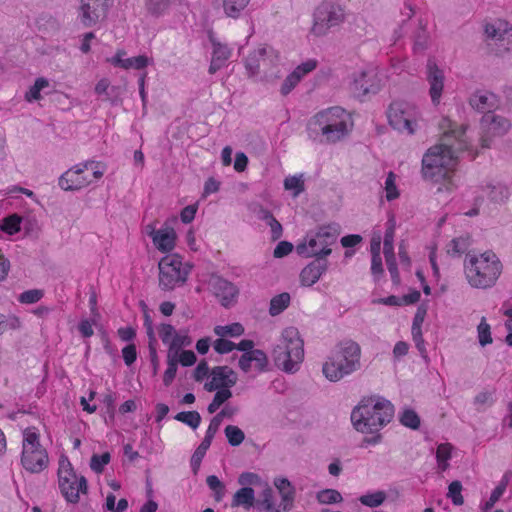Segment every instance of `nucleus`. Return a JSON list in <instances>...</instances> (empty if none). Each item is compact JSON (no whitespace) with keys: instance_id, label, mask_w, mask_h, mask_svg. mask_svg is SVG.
<instances>
[{"instance_id":"59","label":"nucleus","mask_w":512,"mask_h":512,"mask_svg":"<svg viewBox=\"0 0 512 512\" xmlns=\"http://www.w3.org/2000/svg\"><path fill=\"white\" fill-rule=\"evenodd\" d=\"M413 341L415 342L416 348L423 359L427 360L428 355L425 348V342L422 336V330H411Z\"/></svg>"},{"instance_id":"21","label":"nucleus","mask_w":512,"mask_h":512,"mask_svg":"<svg viewBox=\"0 0 512 512\" xmlns=\"http://www.w3.org/2000/svg\"><path fill=\"white\" fill-rule=\"evenodd\" d=\"M148 234L152 238L153 244L161 252H170L175 247L176 232L172 227H165L155 230L152 226H147Z\"/></svg>"},{"instance_id":"43","label":"nucleus","mask_w":512,"mask_h":512,"mask_svg":"<svg viewBox=\"0 0 512 512\" xmlns=\"http://www.w3.org/2000/svg\"><path fill=\"white\" fill-rule=\"evenodd\" d=\"M21 223L22 218L17 214H13L2 220L1 229L9 235H14L20 231Z\"/></svg>"},{"instance_id":"49","label":"nucleus","mask_w":512,"mask_h":512,"mask_svg":"<svg viewBox=\"0 0 512 512\" xmlns=\"http://www.w3.org/2000/svg\"><path fill=\"white\" fill-rule=\"evenodd\" d=\"M477 333L479 344L482 347L492 343L493 339L491 336V328L490 325L486 322L485 317H482L481 322L477 327Z\"/></svg>"},{"instance_id":"57","label":"nucleus","mask_w":512,"mask_h":512,"mask_svg":"<svg viewBox=\"0 0 512 512\" xmlns=\"http://www.w3.org/2000/svg\"><path fill=\"white\" fill-rule=\"evenodd\" d=\"M176 334V330L174 326L167 323H162L159 326V336L164 344H169Z\"/></svg>"},{"instance_id":"5","label":"nucleus","mask_w":512,"mask_h":512,"mask_svg":"<svg viewBox=\"0 0 512 512\" xmlns=\"http://www.w3.org/2000/svg\"><path fill=\"white\" fill-rule=\"evenodd\" d=\"M303 346L304 342L296 328L288 327L284 329L279 343L272 351L275 365L285 372H296L304 358Z\"/></svg>"},{"instance_id":"64","label":"nucleus","mask_w":512,"mask_h":512,"mask_svg":"<svg viewBox=\"0 0 512 512\" xmlns=\"http://www.w3.org/2000/svg\"><path fill=\"white\" fill-rule=\"evenodd\" d=\"M221 423H222V421L219 420L216 416H214L209 423V426L206 430L205 437L203 439L212 443L213 438L215 437L216 433L218 432Z\"/></svg>"},{"instance_id":"61","label":"nucleus","mask_w":512,"mask_h":512,"mask_svg":"<svg viewBox=\"0 0 512 512\" xmlns=\"http://www.w3.org/2000/svg\"><path fill=\"white\" fill-rule=\"evenodd\" d=\"M505 33H507L506 29L502 30L500 27H496L495 24L488 23L485 25V34L492 40H503Z\"/></svg>"},{"instance_id":"62","label":"nucleus","mask_w":512,"mask_h":512,"mask_svg":"<svg viewBox=\"0 0 512 512\" xmlns=\"http://www.w3.org/2000/svg\"><path fill=\"white\" fill-rule=\"evenodd\" d=\"M293 250V244L288 241H281L277 244L273 251V256L275 258H282L287 256Z\"/></svg>"},{"instance_id":"41","label":"nucleus","mask_w":512,"mask_h":512,"mask_svg":"<svg viewBox=\"0 0 512 512\" xmlns=\"http://www.w3.org/2000/svg\"><path fill=\"white\" fill-rule=\"evenodd\" d=\"M463 486L459 480L452 481L448 486L447 498L451 499L453 505L461 506L464 503L462 495Z\"/></svg>"},{"instance_id":"2","label":"nucleus","mask_w":512,"mask_h":512,"mask_svg":"<svg viewBox=\"0 0 512 512\" xmlns=\"http://www.w3.org/2000/svg\"><path fill=\"white\" fill-rule=\"evenodd\" d=\"M393 404L382 396L363 397L351 412V422L360 433H377L392 421Z\"/></svg>"},{"instance_id":"1","label":"nucleus","mask_w":512,"mask_h":512,"mask_svg":"<svg viewBox=\"0 0 512 512\" xmlns=\"http://www.w3.org/2000/svg\"><path fill=\"white\" fill-rule=\"evenodd\" d=\"M466 126L450 128L442 143L431 147L422 159V173L425 179L435 183L450 178L457 164V153L467 148Z\"/></svg>"},{"instance_id":"37","label":"nucleus","mask_w":512,"mask_h":512,"mask_svg":"<svg viewBox=\"0 0 512 512\" xmlns=\"http://www.w3.org/2000/svg\"><path fill=\"white\" fill-rule=\"evenodd\" d=\"M175 420L180 421L192 429L199 427L201 423V415L197 411H182L175 415Z\"/></svg>"},{"instance_id":"13","label":"nucleus","mask_w":512,"mask_h":512,"mask_svg":"<svg viewBox=\"0 0 512 512\" xmlns=\"http://www.w3.org/2000/svg\"><path fill=\"white\" fill-rule=\"evenodd\" d=\"M481 146L490 148L492 139L505 135L511 128L510 121L500 115H496L491 111L486 112L481 118Z\"/></svg>"},{"instance_id":"31","label":"nucleus","mask_w":512,"mask_h":512,"mask_svg":"<svg viewBox=\"0 0 512 512\" xmlns=\"http://www.w3.org/2000/svg\"><path fill=\"white\" fill-rule=\"evenodd\" d=\"M191 343H192V340L189 337V335L187 334V332H185V333H183L182 331H180L179 333L176 332V334L174 335V337L172 338V340L170 342L168 353H171L178 357V353L180 352V350L183 347L191 345Z\"/></svg>"},{"instance_id":"35","label":"nucleus","mask_w":512,"mask_h":512,"mask_svg":"<svg viewBox=\"0 0 512 512\" xmlns=\"http://www.w3.org/2000/svg\"><path fill=\"white\" fill-rule=\"evenodd\" d=\"M172 1L173 0H147L145 6L150 15L159 17L168 10Z\"/></svg>"},{"instance_id":"32","label":"nucleus","mask_w":512,"mask_h":512,"mask_svg":"<svg viewBox=\"0 0 512 512\" xmlns=\"http://www.w3.org/2000/svg\"><path fill=\"white\" fill-rule=\"evenodd\" d=\"M210 446H211V442L203 439L202 442L200 443V445L196 448V450L192 454L191 459H190V464H191V468H192L194 475H196L198 473V471L200 469L201 462Z\"/></svg>"},{"instance_id":"3","label":"nucleus","mask_w":512,"mask_h":512,"mask_svg":"<svg viewBox=\"0 0 512 512\" xmlns=\"http://www.w3.org/2000/svg\"><path fill=\"white\" fill-rule=\"evenodd\" d=\"M463 267L467 282L476 289L495 286L503 270L500 259L491 250L480 254L467 253Z\"/></svg>"},{"instance_id":"47","label":"nucleus","mask_w":512,"mask_h":512,"mask_svg":"<svg viewBox=\"0 0 512 512\" xmlns=\"http://www.w3.org/2000/svg\"><path fill=\"white\" fill-rule=\"evenodd\" d=\"M231 397L232 392L229 389L218 390L214 395L212 402L207 407L208 412L210 414L216 412L218 408Z\"/></svg>"},{"instance_id":"9","label":"nucleus","mask_w":512,"mask_h":512,"mask_svg":"<svg viewBox=\"0 0 512 512\" xmlns=\"http://www.w3.org/2000/svg\"><path fill=\"white\" fill-rule=\"evenodd\" d=\"M59 488L64 498L73 504L79 502V494L86 493L88 486L84 476H77L67 457L62 456L59 460L58 469Z\"/></svg>"},{"instance_id":"23","label":"nucleus","mask_w":512,"mask_h":512,"mask_svg":"<svg viewBox=\"0 0 512 512\" xmlns=\"http://www.w3.org/2000/svg\"><path fill=\"white\" fill-rule=\"evenodd\" d=\"M210 41L213 50L208 71L210 74H214L226 65L227 60L231 56V50L228 48L227 45L220 43L213 37H210Z\"/></svg>"},{"instance_id":"17","label":"nucleus","mask_w":512,"mask_h":512,"mask_svg":"<svg viewBox=\"0 0 512 512\" xmlns=\"http://www.w3.org/2000/svg\"><path fill=\"white\" fill-rule=\"evenodd\" d=\"M278 54L272 47H261L250 53L245 60V68L250 77L259 74L261 64H273Z\"/></svg>"},{"instance_id":"54","label":"nucleus","mask_w":512,"mask_h":512,"mask_svg":"<svg viewBox=\"0 0 512 512\" xmlns=\"http://www.w3.org/2000/svg\"><path fill=\"white\" fill-rule=\"evenodd\" d=\"M396 176L393 172H389L385 181L386 199L392 201L399 197V192L395 184Z\"/></svg>"},{"instance_id":"53","label":"nucleus","mask_w":512,"mask_h":512,"mask_svg":"<svg viewBox=\"0 0 512 512\" xmlns=\"http://www.w3.org/2000/svg\"><path fill=\"white\" fill-rule=\"evenodd\" d=\"M301 81V78L294 71L291 72L283 81L280 92L283 96H287Z\"/></svg>"},{"instance_id":"63","label":"nucleus","mask_w":512,"mask_h":512,"mask_svg":"<svg viewBox=\"0 0 512 512\" xmlns=\"http://www.w3.org/2000/svg\"><path fill=\"white\" fill-rule=\"evenodd\" d=\"M122 356L127 366L133 364L137 359V350L134 344H129L122 349Z\"/></svg>"},{"instance_id":"28","label":"nucleus","mask_w":512,"mask_h":512,"mask_svg":"<svg viewBox=\"0 0 512 512\" xmlns=\"http://www.w3.org/2000/svg\"><path fill=\"white\" fill-rule=\"evenodd\" d=\"M470 244L471 242L469 236L453 238L447 245V254L451 257H459L464 253L467 254Z\"/></svg>"},{"instance_id":"27","label":"nucleus","mask_w":512,"mask_h":512,"mask_svg":"<svg viewBox=\"0 0 512 512\" xmlns=\"http://www.w3.org/2000/svg\"><path fill=\"white\" fill-rule=\"evenodd\" d=\"M255 500V492L251 487H242L236 491L232 499V507L244 506L250 508Z\"/></svg>"},{"instance_id":"44","label":"nucleus","mask_w":512,"mask_h":512,"mask_svg":"<svg viewBox=\"0 0 512 512\" xmlns=\"http://www.w3.org/2000/svg\"><path fill=\"white\" fill-rule=\"evenodd\" d=\"M49 86V82L46 78L39 77L35 80L33 86L25 93V99L28 102L39 100L41 98L40 91Z\"/></svg>"},{"instance_id":"39","label":"nucleus","mask_w":512,"mask_h":512,"mask_svg":"<svg viewBox=\"0 0 512 512\" xmlns=\"http://www.w3.org/2000/svg\"><path fill=\"white\" fill-rule=\"evenodd\" d=\"M244 331V327L240 323H232L225 326L218 325L214 328V333L220 337H238L241 336L244 333Z\"/></svg>"},{"instance_id":"42","label":"nucleus","mask_w":512,"mask_h":512,"mask_svg":"<svg viewBox=\"0 0 512 512\" xmlns=\"http://www.w3.org/2000/svg\"><path fill=\"white\" fill-rule=\"evenodd\" d=\"M229 445L233 447L239 446L245 439L244 432L235 425H228L224 430Z\"/></svg>"},{"instance_id":"8","label":"nucleus","mask_w":512,"mask_h":512,"mask_svg":"<svg viewBox=\"0 0 512 512\" xmlns=\"http://www.w3.org/2000/svg\"><path fill=\"white\" fill-rule=\"evenodd\" d=\"M192 267L190 263L183 265L179 254H168L162 257L158 263L160 289L171 291L176 286L184 285Z\"/></svg>"},{"instance_id":"26","label":"nucleus","mask_w":512,"mask_h":512,"mask_svg":"<svg viewBox=\"0 0 512 512\" xmlns=\"http://www.w3.org/2000/svg\"><path fill=\"white\" fill-rule=\"evenodd\" d=\"M214 380L221 383L222 389H229L237 383L236 372L228 366H216L211 370Z\"/></svg>"},{"instance_id":"34","label":"nucleus","mask_w":512,"mask_h":512,"mask_svg":"<svg viewBox=\"0 0 512 512\" xmlns=\"http://www.w3.org/2000/svg\"><path fill=\"white\" fill-rule=\"evenodd\" d=\"M316 499L320 504H336L343 501L341 493L335 489H323L317 492Z\"/></svg>"},{"instance_id":"55","label":"nucleus","mask_w":512,"mask_h":512,"mask_svg":"<svg viewBox=\"0 0 512 512\" xmlns=\"http://www.w3.org/2000/svg\"><path fill=\"white\" fill-rule=\"evenodd\" d=\"M251 358L259 372H264L267 370L268 358L263 350L255 349L252 351Z\"/></svg>"},{"instance_id":"16","label":"nucleus","mask_w":512,"mask_h":512,"mask_svg":"<svg viewBox=\"0 0 512 512\" xmlns=\"http://www.w3.org/2000/svg\"><path fill=\"white\" fill-rule=\"evenodd\" d=\"M426 80L429 83V95L432 103L437 105L444 89L445 76L443 70L439 68L433 58L427 60Z\"/></svg>"},{"instance_id":"24","label":"nucleus","mask_w":512,"mask_h":512,"mask_svg":"<svg viewBox=\"0 0 512 512\" xmlns=\"http://www.w3.org/2000/svg\"><path fill=\"white\" fill-rule=\"evenodd\" d=\"M125 54L124 50H118L115 56L109 59V62L123 69L134 68L137 70L143 69L149 64V58L145 55L123 59Z\"/></svg>"},{"instance_id":"10","label":"nucleus","mask_w":512,"mask_h":512,"mask_svg":"<svg viewBox=\"0 0 512 512\" xmlns=\"http://www.w3.org/2000/svg\"><path fill=\"white\" fill-rule=\"evenodd\" d=\"M345 20V12L341 5L333 1H323L314 12L311 33L317 37L326 35L333 27Z\"/></svg>"},{"instance_id":"56","label":"nucleus","mask_w":512,"mask_h":512,"mask_svg":"<svg viewBox=\"0 0 512 512\" xmlns=\"http://www.w3.org/2000/svg\"><path fill=\"white\" fill-rule=\"evenodd\" d=\"M103 404L106 407L105 413L107 414V417H105V422L107 423L108 420L113 421L115 417V397L113 393H107L103 396L102 399Z\"/></svg>"},{"instance_id":"45","label":"nucleus","mask_w":512,"mask_h":512,"mask_svg":"<svg viewBox=\"0 0 512 512\" xmlns=\"http://www.w3.org/2000/svg\"><path fill=\"white\" fill-rule=\"evenodd\" d=\"M400 423L413 430L420 427V417L413 409H405L400 416Z\"/></svg>"},{"instance_id":"60","label":"nucleus","mask_w":512,"mask_h":512,"mask_svg":"<svg viewBox=\"0 0 512 512\" xmlns=\"http://www.w3.org/2000/svg\"><path fill=\"white\" fill-rule=\"evenodd\" d=\"M317 67L315 59H309L298 65L293 71L302 79L306 74L312 72Z\"/></svg>"},{"instance_id":"38","label":"nucleus","mask_w":512,"mask_h":512,"mask_svg":"<svg viewBox=\"0 0 512 512\" xmlns=\"http://www.w3.org/2000/svg\"><path fill=\"white\" fill-rule=\"evenodd\" d=\"M248 3L249 0H223V7L227 16L237 18Z\"/></svg>"},{"instance_id":"18","label":"nucleus","mask_w":512,"mask_h":512,"mask_svg":"<svg viewBox=\"0 0 512 512\" xmlns=\"http://www.w3.org/2000/svg\"><path fill=\"white\" fill-rule=\"evenodd\" d=\"M352 121H338L334 124H326L324 127H320L318 132V140L316 143H336L346 137L352 130Z\"/></svg>"},{"instance_id":"11","label":"nucleus","mask_w":512,"mask_h":512,"mask_svg":"<svg viewBox=\"0 0 512 512\" xmlns=\"http://www.w3.org/2000/svg\"><path fill=\"white\" fill-rule=\"evenodd\" d=\"M418 110L406 101H394L389 105L387 117L389 124L399 132L412 135L417 127Z\"/></svg>"},{"instance_id":"12","label":"nucleus","mask_w":512,"mask_h":512,"mask_svg":"<svg viewBox=\"0 0 512 512\" xmlns=\"http://www.w3.org/2000/svg\"><path fill=\"white\" fill-rule=\"evenodd\" d=\"M113 0H80L78 20L85 28L94 27L107 18Z\"/></svg>"},{"instance_id":"7","label":"nucleus","mask_w":512,"mask_h":512,"mask_svg":"<svg viewBox=\"0 0 512 512\" xmlns=\"http://www.w3.org/2000/svg\"><path fill=\"white\" fill-rule=\"evenodd\" d=\"M21 465L29 473L38 474L49 465V456L46 448L40 443V435L34 427L23 431Z\"/></svg>"},{"instance_id":"33","label":"nucleus","mask_w":512,"mask_h":512,"mask_svg":"<svg viewBox=\"0 0 512 512\" xmlns=\"http://www.w3.org/2000/svg\"><path fill=\"white\" fill-rule=\"evenodd\" d=\"M387 498L385 491H376L373 493H367L359 497V501L362 505L375 508L381 506Z\"/></svg>"},{"instance_id":"25","label":"nucleus","mask_w":512,"mask_h":512,"mask_svg":"<svg viewBox=\"0 0 512 512\" xmlns=\"http://www.w3.org/2000/svg\"><path fill=\"white\" fill-rule=\"evenodd\" d=\"M274 485L279 491L282 501L280 506L283 511H290L295 499V488L287 478H277Z\"/></svg>"},{"instance_id":"50","label":"nucleus","mask_w":512,"mask_h":512,"mask_svg":"<svg viewBox=\"0 0 512 512\" xmlns=\"http://www.w3.org/2000/svg\"><path fill=\"white\" fill-rule=\"evenodd\" d=\"M111 456L110 453L105 452L101 455L94 454L90 459V468L95 473H102L104 467L110 462Z\"/></svg>"},{"instance_id":"58","label":"nucleus","mask_w":512,"mask_h":512,"mask_svg":"<svg viewBox=\"0 0 512 512\" xmlns=\"http://www.w3.org/2000/svg\"><path fill=\"white\" fill-rule=\"evenodd\" d=\"M236 347V344L230 340L223 339L222 337L215 340L214 349L219 354H226L233 351Z\"/></svg>"},{"instance_id":"30","label":"nucleus","mask_w":512,"mask_h":512,"mask_svg":"<svg viewBox=\"0 0 512 512\" xmlns=\"http://www.w3.org/2000/svg\"><path fill=\"white\" fill-rule=\"evenodd\" d=\"M492 98H494L493 94L475 93L470 98V105L477 111L484 112L487 110L489 112L495 106L494 103L490 102Z\"/></svg>"},{"instance_id":"15","label":"nucleus","mask_w":512,"mask_h":512,"mask_svg":"<svg viewBox=\"0 0 512 512\" xmlns=\"http://www.w3.org/2000/svg\"><path fill=\"white\" fill-rule=\"evenodd\" d=\"M94 161H86L84 163L77 164L63 173L59 178V186L65 191L79 190L90 183L86 177L82 176L85 170H87Z\"/></svg>"},{"instance_id":"40","label":"nucleus","mask_w":512,"mask_h":512,"mask_svg":"<svg viewBox=\"0 0 512 512\" xmlns=\"http://www.w3.org/2000/svg\"><path fill=\"white\" fill-rule=\"evenodd\" d=\"M487 188L490 190L488 196L493 202L504 203L509 198V190L503 184L488 185Z\"/></svg>"},{"instance_id":"19","label":"nucleus","mask_w":512,"mask_h":512,"mask_svg":"<svg viewBox=\"0 0 512 512\" xmlns=\"http://www.w3.org/2000/svg\"><path fill=\"white\" fill-rule=\"evenodd\" d=\"M380 87V80L373 71H361L353 80V90L358 96L376 94Z\"/></svg>"},{"instance_id":"46","label":"nucleus","mask_w":512,"mask_h":512,"mask_svg":"<svg viewBox=\"0 0 512 512\" xmlns=\"http://www.w3.org/2000/svg\"><path fill=\"white\" fill-rule=\"evenodd\" d=\"M208 487L214 492V499L216 502L222 501L225 495V485L219 480L216 475H209L206 478Z\"/></svg>"},{"instance_id":"6","label":"nucleus","mask_w":512,"mask_h":512,"mask_svg":"<svg viewBox=\"0 0 512 512\" xmlns=\"http://www.w3.org/2000/svg\"><path fill=\"white\" fill-rule=\"evenodd\" d=\"M341 227L337 223H330L317 228L316 231L306 235L304 240L296 245V252L305 258L326 259L332 252L331 245L337 242Z\"/></svg>"},{"instance_id":"51","label":"nucleus","mask_w":512,"mask_h":512,"mask_svg":"<svg viewBox=\"0 0 512 512\" xmlns=\"http://www.w3.org/2000/svg\"><path fill=\"white\" fill-rule=\"evenodd\" d=\"M284 188L286 190H293V195L296 197L304 191L305 185L304 181L301 179V176H289L284 180Z\"/></svg>"},{"instance_id":"22","label":"nucleus","mask_w":512,"mask_h":512,"mask_svg":"<svg viewBox=\"0 0 512 512\" xmlns=\"http://www.w3.org/2000/svg\"><path fill=\"white\" fill-rule=\"evenodd\" d=\"M211 286L215 296L219 298L222 306L224 307H229L233 302H235V298L239 293L238 288L232 282H229L222 277L212 279Z\"/></svg>"},{"instance_id":"14","label":"nucleus","mask_w":512,"mask_h":512,"mask_svg":"<svg viewBox=\"0 0 512 512\" xmlns=\"http://www.w3.org/2000/svg\"><path fill=\"white\" fill-rule=\"evenodd\" d=\"M338 121H351L349 115L341 107H331L318 112L307 123L306 131L308 138L312 141H317L320 127H324L326 124L338 123Z\"/></svg>"},{"instance_id":"48","label":"nucleus","mask_w":512,"mask_h":512,"mask_svg":"<svg viewBox=\"0 0 512 512\" xmlns=\"http://www.w3.org/2000/svg\"><path fill=\"white\" fill-rule=\"evenodd\" d=\"M20 327L21 321L17 316L0 314V335L9 330H17Z\"/></svg>"},{"instance_id":"20","label":"nucleus","mask_w":512,"mask_h":512,"mask_svg":"<svg viewBox=\"0 0 512 512\" xmlns=\"http://www.w3.org/2000/svg\"><path fill=\"white\" fill-rule=\"evenodd\" d=\"M328 260L315 258L308 263L300 272L299 278L302 286L314 285L321 276L328 270Z\"/></svg>"},{"instance_id":"36","label":"nucleus","mask_w":512,"mask_h":512,"mask_svg":"<svg viewBox=\"0 0 512 512\" xmlns=\"http://www.w3.org/2000/svg\"><path fill=\"white\" fill-rule=\"evenodd\" d=\"M177 364H178V357L171 353H168L167 354V369L165 370L164 375H163V384L166 387H169L172 384V382L176 376L177 369H178Z\"/></svg>"},{"instance_id":"29","label":"nucleus","mask_w":512,"mask_h":512,"mask_svg":"<svg viewBox=\"0 0 512 512\" xmlns=\"http://www.w3.org/2000/svg\"><path fill=\"white\" fill-rule=\"evenodd\" d=\"M291 297L288 292L280 293L270 300L269 314L277 316L281 314L290 304Z\"/></svg>"},{"instance_id":"4","label":"nucleus","mask_w":512,"mask_h":512,"mask_svg":"<svg viewBox=\"0 0 512 512\" xmlns=\"http://www.w3.org/2000/svg\"><path fill=\"white\" fill-rule=\"evenodd\" d=\"M361 347L351 340L338 342L331 355L322 366L324 376L331 382H337L361 368Z\"/></svg>"},{"instance_id":"52","label":"nucleus","mask_w":512,"mask_h":512,"mask_svg":"<svg viewBox=\"0 0 512 512\" xmlns=\"http://www.w3.org/2000/svg\"><path fill=\"white\" fill-rule=\"evenodd\" d=\"M43 296V290L31 289L21 293L18 297V301L23 304H33L40 301Z\"/></svg>"}]
</instances>
